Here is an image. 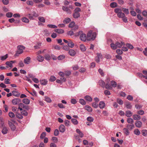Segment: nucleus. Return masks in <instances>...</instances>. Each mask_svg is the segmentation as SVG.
<instances>
[{
  "label": "nucleus",
  "mask_w": 147,
  "mask_h": 147,
  "mask_svg": "<svg viewBox=\"0 0 147 147\" xmlns=\"http://www.w3.org/2000/svg\"><path fill=\"white\" fill-rule=\"evenodd\" d=\"M96 32H92V30L89 31L87 34V40L90 41L91 40H94L96 37Z\"/></svg>",
  "instance_id": "1"
},
{
  "label": "nucleus",
  "mask_w": 147,
  "mask_h": 147,
  "mask_svg": "<svg viewBox=\"0 0 147 147\" xmlns=\"http://www.w3.org/2000/svg\"><path fill=\"white\" fill-rule=\"evenodd\" d=\"M79 35H80V38L81 40L86 41V40H87V38L86 34L83 33L82 31H80L77 33L76 36Z\"/></svg>",
  "instance_id": "2"
},
{
  "label": "nucleus",
  "mask_w": 147,
  "mask_h": 147,
  "mask_svg": "<svg viewBox=\"0 0 147 147\" xmlns=\"http://www.w3.org/2000/svg\"><path fill=\"white\" fill-rule=\"evenodd\" d=\"M114 11L116 13H117V16L119 18H121L125 16V14L122 12L121 10L119 8L115 9Z\"/></svg>",
  "instance_id": "3"
},
{
  "label": "nucleus",
  "mask_w": 147,
  "mask_h": 147,
  "mask_svg": "<svg viewBox=\"0 0 147 147\" xmlns=\"http://www.w3.org/2000/svg\"><path fill=\"white\" fill-rule=\"evenodd\" d=\"M111 85L108 84H106V88L107 89H111L112 87L115 88L117 86V83L114 81H111Z\"/></svg>",
  "instance_id": "4"
},
{
  "label": "nucleus",
  "mask_w": 147,
  "mask_h": 147,
  "mask_svg": "<svg viewBox=\"0 0 147 147\" xmlns=\"http://www.w3.org/2000/svg\"><path fill=\"white\" fill-rule=\"evenodd\" d=\"M21 102V100L18 98L13 99L12 101V102L13 104L14 105H16L17 104L19 105V104L20 103V102Z\"/></svg>",
  "instance_id": "5"
},
{
  "label": "nucleus",
  "mask_w": 147,
  "mask_h": 147,
  "mask_svg": "<svg viewBox=\"0 0 147 147\" xmlns=\"http://www.w3.org/2000/svg\"><path fill=\"white\" fill-rule=\"evenodd\" d=\"M62 9L64 11L66 12L67 13L71 14V11L67 7L65 6H63Z\"/></svg>",
  "instance_id": "6"
},
{
  "label": "nucleus",
  "mask_w": 147,
  "mask_h": 147,
  "mask_svg": "<svg viewBox=\"0 0 147 147\" xmlns=\"http://www.w3.org/2000/svg\"><path fill=\"white\" fill-rule=\"evenodd\" d=\"M59 129L60 132L63 133L65 131V128L64 125L61 124L59 127Z\"/></svg>",
  "instance_id": "7"
},
{
  "label": "nucleus",
  "mask_w": 147,
  "mask_h": 147,
  "mask_svg": "<svg viewBox=\"0 0 147 147\" xmlns=\"http://www.w3.org/2000/svg\"><path fill=\"white\" fill-rule=\"evenodd\" d=\"M8 124L11 129L13 131L15 130L16 129L15 125L10 121H8Z\"/></svg>",
  "instance_id": "8"
},
{
  "label": "nucleus",
  "mask_w": 147,
  "mask_h": 147,
  "mask_svg": "<svg viewBox=\"0 0 147 147\" xmlns=\"http://www.w3.org/2000/svg\"><path fill=\"white\" fill-rule=\"evenodd\" d=\"M19 106L27 110H28L29 109L28 106L24 105L22 103H20L19 104Z\"/></svg>",
  "instance_id": "9"
},
{
  "label": "nucleus",
  "mask_w": 147,
  "mask_h": 147,
  "mask_svg": "<svg viewBox=\"0 0 147 147\" xmlns=\"http://www.w3.org/2000/svg\"><path fill=\"white\" fill-rule=\"evenodd\" d=\"M135 125L136 127L140 128L142 127V123L140 121H136Z\"/></svg>",
  "instance_id": "10"
},
{
  "label": "nucleus",
  "mask_w": 147,
  "mask_h": 147,
  "mask_svg": "<svg viewBox=\"0 0 147 147\" xmlns=\"http://www.w3.org/2000/svg\"><path fill=\"white\" fill-rule=\"evenodd\" d=\"M31 60V58L29 57H27L24 60V63L26 64H28L30 63Z\"/></svg>",
  "instance_id": "11"
},
{
  "label": "nucleus",
  "mask_w": 147,
  "mask_h": 147,
  "mask_svg": "<svg viewBox=\"0 0 147 147\" xmlns=\"http://www.w3.org/2000/svg\"><path fill=\"white\" fill-rule=\"evenodd\" d=\"M68 53L70 56H74L76 54V52L74 50L72 49H71L69 50Z\"/></svg>",
  "instance_id": "12"
},
{
  "label": "nucleus",
  "mask_w": 147,
  "mask_h": 147,
  "mask_svg": "<svg viewBox=\"0 0 147 147\" xmlns=\"http://www.w3.org/2000/svg\"><path fill=\"white\" fill-rule=\"evenodd\" d=\"M40 82L41 85H45L47 84L48 81L46 79H43L40 80Z\"/></svg>",
  "instance_id": "13"
},
{
  "label": "nucleus",
  "mask_w": 147,
  "mask_h": 147,
  "mask_svg": "<svg viewBox=\"0 0 147 147\" xmlns=\"http://www.w3.org/2000/svg\"><path fill=\"white\" fill-rule=\"evenodd\" d=\"M127 128L130 130H132L135 127L134 124H128L127 125Z\"/></svg>",
  "instance_id": "14"
},
{
  "label": "nucleus",
  "mask_w": 147,
  "mask_h": 147,
  "mask_svg": "<svg viewBox=\"0 0 147 147\" xmlns=\"http://www.w3.org/2000/svg\"><path fill=\"white\" fill-rule=\"evenodd\" d=\"M117 48H120L121 47L125 45L124 43L123 42H121L120 43L118 42H116Z\"/></svg>",
  "instance_id": "15"
},
{
  "label": "nucleus",
  "mask_w": 147,
  "mask_h": 147,
  "mask_svg": "<svg viewBox=\"0 0 147 147\" xmlns=\"http://www.w3.org/2000/svg\"><path fill=\"white\" fill-rule=\"evenodd\" d=\"M36 59L39 62H42L44 61V57L41 55H39L37 56Z\"/></svg>",
  "instance_id": "16"
},
{
  "label": "nucleus",
  "mask_w": 147,
  "mask_h": 147,
  "mask_svg": "<svg viewBox=\"0 0 147 147\" xmlns=\"http://www.w3.org/2000/svg\"><path fill=\"white\" fill-rule=\"evenodd\" d=\"M67 44L69 47L71 48H73L74 45V43L70 40H69Z\"/></svg>",
  "instance_id": "17"
},
{
  "label": "nucleus",
  "mask_w": 147,
  "mask_h": 147,
  "mask_svg": "<svg viewBox=\"0 0 147 147\" xmlns=\"http://www.w3.org/2000/svg\"><path fill=\"white\" fill-rule=\"evenodd\" d=\"M13 95L17 97H18L20 95V94L17 91L13 90L12 92Z\"/></svg>",
  "instance_id": "18"
},
{
  "label": "nucleus",
  "mask_w": 147,
  "mask_h": 147,
  "mask_svg": "<svg viewBox=\"0 0 147 147\" xmlns=\"http://www.w3.org/2000/svg\"><path fill=\"white\" fill-rule=\"evenodd\" d=\"M22 101L26 105L29 104L30 102V100L29 99L26 98L23 99Z\"/></svg>",
  "instance_id": "19"
},
{
  "label": "nucleus",
  "mask_w": 147,
  "mask_h": 147,
  "mask_svg": "<svg viewBox=\"0 0 147 147\" xmlns=\"http://www.w3.org/2000/svg\"><path fill=\"white\" fill-rule=\"evenodd\" d=\"M123 133L126 136L128 135L129 134V129L127 128H124L123 129Z\"/></svg>",
  "instance_id": "20"
},
{
  "label": "nucleus",
  "mask_w": 147,
  "mask_h": 147,
  "mask_svg": "<svg viewBox=\"0 0 147 147\" xmlns=\"http://www.w3.org/2000/svg\"><path fill=\"white\" fill-rule=\"evenodd\" d=\"M99 105L100 108L101 109L104 108L105 106V103L103 101L100 102Z\"/></svg>",
  "instance_id": "21"
},
{
  "label": "nucleus",
  "mask_w": 147,
  "mask_h": 147,
  "mask_svg": "<svg viewBox=\"0 0 147 147\" xmlns=\"http://www.w3.org/2000/svg\"><path fill=\"white\" fill-rule=\"evenodd\" d=\"M133 117L135 120H140L141 119V117L136 114H134L133 115Z\"/></svg>",
  "instance_id": "22"
},
{
  "label": "nucleus",
  "mask_w": 147,
  "mask_h": 147,
  "mask_svg": "<svg viewBox=\"0 0 147 147\" xmlns=\"http://www.w3.org/2000/svg\"><path fill=\"white\" fill-rule=\"evenodd\" d=\"M98 83L102 87H105V86H106L105 83L103 81L100 80L99 81Z\"/></svg>",
  "instance_id": "23"
},
{
  "label": "nucleus",
  "mask_w": 147,
  "mask_h": 147,
  "mask_svg": "<svg viewBox=\"0 0 147 147\" xmlns=\"http://www.w3.org/2000/svg\"><path fill=\"white\" fill-rule=\"evenodd\" d=\"M71 20L70 18H65L63 21V22L65 24H67L69 23Z\"/></svg>",
  "instance_id": "24"
},
{
  "label": "nucleus",
  "mask_w": 147,
  "mask_h": 147,
  "mask_svg": "<svg viewBox=\"0 0 147 147\" xmlns=\"http://www.w3.org/2000/svg\"><path fill=\"white\" fill-rule=\"evenodd\" d=\"M132 115V113L129 111H127L126 112L125 115L127 117H129Z\"/></svg>",
  "instance_id": "25"
},
{
  "label": "nucleus",
  "mask_w": 147,
  "mask_h": 147,
  "mask_svg": "<svg viewBox=\"0 0 147 147\" xmlns=\"http://www.w3.org/2000/svg\"><path fill=\"white\" fill-rule=\"evenodd\" d=\"M84 108L88 112H92V108L89 106H85L84 107Z\"/></svg>",
  "instance_id": "26"
},
{
  "label": "nucleus",
  "mask_w": 147,
  "mask_h": 147,
  "mask_svg": "<svg viewBox=\"0 0 147 147\" xmlns=\"http://www.w3.org/2000/svg\"><path fill=\"white\" fill-rule=\"evenodd\" d=\"M84 98L87 101L91 102L92 100V98L89 96H85Z\"/></svg>",
  "instance_id": "27"
},
{
  "label": "nucleus",
  "mask_w": 147,
  "mask_h": 147,
  "mask_svg": "<svg viewBox=\"0 0 147 147\" xmlns=\"http://www.w3.org/2000/svg\"><path fill=\"white\" fill-rule=\"evenodd\" d=\"M127 121L130 124H133L134 121L131 118H128L127 119Z\"/></svg>",
  "instance_id": "28"
},
{
  "label": "nucleus",
  "mask_w": 147,
  "mask_h": 147,
  "mask_svg": "<svg viewBox=\"0 0 147 147\" xmlns=\"http://www.w3.org/2000/svg\"><path fill=\"white\" fill-rule=\"evenodd\" d=\"M55 31L58 33L61 34L64 32V30L62 29H56L55 30Z\"/></svg>",
  "instance_id": "29"
},
{
  "label": "nucleus",
  "mask_w": 147,
  "mask_h": 147,
  "mask_svg": "<svg viewBox=\"0 0 147 147\" xmlns=\"http://www.w3.org/2000/svg\"><path fill=\"white\" fill-rule=\"evenodd\" d=\"M7 131L8 130L7 128L5 127H3V129L2 130V133L3 134H7Z\"/></svg>",
  "instance_id": "30"
},
{
  "label": "nucleus",
  "mask_w": 147,
  "mask_h": 147,
  "mask_svg": "<svg viewBox=\"0 0 147 147\" xmlns=\"http://www.w3.org/2000/svg\"><path fill=\"white\" fill-rule=\"evenodd\" d=\"M44 58L47 61L50 60L51 59V56L48 54H46L44 56Z\"/></svg>",
  "instance_id": "31"
},
{
  "label": "nucleus",
  "mask_w": 147,
  "mask_h": 147,
  "mask_svg": "<svg viewBox=\"0 0 147 147\" xmlns=\"http://www.w3.org/2000/svg\"><path fill=\"white\" fill-rule=\"evenodd\" d=\"M117 102L120 105H122L123 104V101L119 98H117L116 100Z\"/></svg>",
  "instance_id": "32"
},
{
  "label": "nucleus",
  "mask_w": 147,
  "mask_h": 147,
  "mask_svg": "<svg viewBox=\"0 0 147 147\" xmlns=\"http://www.w3.org/2000/svg\"><path fill=\"white\" fill-rule=\"evenodd\" d=\"M38 19L39 21L42 23H45V19L43 17H39L38 18Z\"/></svg>",
  "instance_id": "33"
},
{
  "label": "nucleus",
  "mask_w": 147,
  "mask_h": 147,
  "mask_svg": "<svg viewBox=\"0 0 147 147\" xmlns=\"http://www.w3.org/2000/svg\"><path fill=\"white\" fill-rule=\"evenodd\" d=\"M73 16L74 18H77L80 17V14L79 13L75 12L73 14Z\"/></svg>",
  "instance_id": "34"
},
{
  "label": "nucleus",
  "mask_w": 147,
  "mask_h": 147,
  "mask_svg": "<svg viewBox=\"0 0 147 147\" xmlns=\"http://www.w3.org/2000/svg\"><path fill=\"white\" fill-rule=\"evenodd\" d=\"M71 121L72 123L75 125H76L78 123V121L77 120V119H71Z\"/></svg>",
  "instance_id": "35"
},
{
  "label": "nucleus",
  "mask_w": 147,
  "mask_h": 147,
  "mask_svg": "<svg viewBox=\"0 0 147 147\" xmlns=\"http://www.w3.org/2000/svg\"><path fill=\"white\" fill-rule=\"evenodd\" d=\"M23 50H19L18 49L17 52L15 54L16 56H18L20 54L22 53L23 52Z\"/></svg>",
  "instance_id": "36"
},
{
  "label": "nucleus",
  "mask_w": 147,
  "mask_h": 147,
  "mask_svg": "<svg viewBox=\"0 0 147 147\" xmlns=\"http://www.w3.org/2000/svg\"><path fill=\"white\" fill-rule=\"evenodd\" d=\"M22 21L25 23H28L29 22V20L28 19L25 18L24 17L22 19Z\"/></svg>",
  "instance_id": "37"
},
{
  "label": "nucleus",
  "mask_w": 147,
  "mask_h": 147,
  "mask_svg": "<svg viewBox=\"0 0 147 147\" xmlns=\"http://www.w3.org/2000/svg\"><path fill=\"white\" fill-rule=\"evenodd\" d=\"M125 106L127 109H131L132 107V105L130 103L128 102L125 104Z\"/></svg>",
  "instance_id": "38"
},
{
  "label": "nucleus",
  "mask_w": 147,
  "mask_h": 147,
  "mask_svg": "<svg viewBox=\"0 0 147 147\" xmlns=\"http://www.w3.org/2000/svg\"><path fill=\"white\" fill-rule=\"evenodd\" d=\"M111 48L113 49H115L117 48L116 43L115 44L113 43H111Z\"/></svg>",
  "instance_id": "39"
},
{
  "label": "nucleus",
  "mask_w": 147,
  "mask_h": 147,
  "mask_svg": "<svg viewBox=\"0 0 147 147\" xmlns=\"http://www.w3.org/2000/svg\"><path fill=\"white\" fill-rule=\"evenodd\" d=\"M80 48L82 51H84L86 50V48L85 46L82 44L80 45Z\"/></svg>",
  "instance_id": "40"
},
{
  "label": "nucleus",
  "mask_w": 147,
  "mask_h": 147,
  "mask_svg": "<svg viewBox=\"0 0 147 147\" xmlns=\"http://www.w3.org/2000/svg\"><path fill=\"white\" fill-rule=\"evenodd\" d=\"M134 132L135 134L137 135H139L140 134V131L138 129H135L134 130Z\"/></svg>",
  "instance_id": "41"
},
{
  "label": "nucleus",
  "mask_w": 147,
  "mask_h": 147,
  "mask_svg": "<svg viewBox=\"0 0 147 147\" xmlns=\"http://www.w3.org/2000/svg\"><path fill=\"white\" fill-rule=\"evenodd\" d=\"M5 64L9 67H13L12 63L10 61H7L5 63Z\"/></svg>",
  "instance_id": "42"
},
{
  "label": "nucleus",
  "mask_w": 147,
  "mask_h": 147,
  "mask_svg": "<svg viewBox=\"0 0 147 147\" xmlns=\"http://www.w3.org/2000/svg\"><path fill=\"white\" fill-rule=\"evenodd\" d=\"M47 26L50 28H57V26L53 24H48Z\"/></svg>",
  "instance_id": "43"
},
{
  "label": "nucleus",
  "mask_w": 147,
  "mask_h": 147,
  "mask_svg": "<svg viewBox=\"0 0 147 147\" xmlns=\"http://www.w3.org/2000/svg\"><path fill=\"white\" fill-rule=\"evenodd\" d=\"M117 5V4L115 2H113L111 3L110 4V6L112 8L115 7Z\"/></svg>",
  "instance_id": "44"
},
{
  "label": "nucleus",
  "mask_w": 147,
  "mask_h": 147,
  "mask_svg": "<svg viewBox=\"0 0 147 147\" xmlns=\"http://www.w3.org/2000/svg\"><path fill=\"white\" fill-rule=\"evenodd\" d=\"M56 78V77L54 76H51L50 77V78L49 80V81L51 82H53L55 81Z\"/></svg>",
  "instance_id": "45"
},
{
  "label": "nucleus",
  "mask_w": 147,
  "mask_h": 147,
  "mask_svg": "<svg viewBox=\"0 0 147 147\" xmlns=\"http://www.w3.org/2000/svg\"><path fill=\"white\" fill-rule=\"evenodd\" d=\"M80 103L83 105H84L86 104V102L85 101L82 99H81L79 100Z\"/></svg>",
  "instance_id": "46"
},
{
  "label": "nucleus",
  "mask_w": 147,
  "mask_h": 147,
  "mask_svg": "<svg viewBox=\"0 0 147 147\" xmlns=\"http://www.w3.org/2000/svg\"><path fill=\"white\" fill-rule=\"evenodd\" d=\"M8 57V55L6 54L5 55L0 57V59L1 60L4 61Z\"/></svg>",
  "instance_id": "47"
},
{
  "label": "nucleus",
  "mask_w": 147,
  "mask_h": 147,
  "mask_svg": "<svg viewBox=\"0 0 147 147\" xmlns=\"http://www.w3.org/2000/svg\"><path fill=\"white\" fill-rule=\"evenodd\" d=\"M142 134L144 136H146L147 135V130H143L142 131Z\"/></svg>",
  "instance_id": "48"
},
{
  "label": "nucleus",
  "mask_w": 147,
  "mask_h": 147,
  "mask_svg": "<svg viewBox=\"0 0 147 147\" xmlns=\"http://www.w3.org/2000/svg\"><path fill=\"white\" fill-rule=\"evenodd\" d=\"M45 101L48 102H51L52 101L51 99L48 97L45 96Z\"/></svg>",
  "instance_id": "49"
},
{
  "label": "nucleus",
  "mask_w": 147,
  "mask_h": 147,
  "mask_svg": "<svg viewBox=\"0 0 147 147\" xmlns=\"http://www.w3.org/2000/svg\"><path fill=\"white\" fill-rule=\"evenodd\" d=\"M92 107L95 108H97L98 107V104L96 102H94L92 104Z\"/></svg>",
  "instance_id": "50"
},
{
  "label": "nucleus",
  "mask_w": 147,
  "mask_h": 147,
  "mask_svg": "<svg viewBox=\"0 0 147 147\" xmlns=\"http://www.w3.org/2000/svg\"><path fill=\"white\" fill-rule=\"evenodd\" d=\"M87 120L90 122H92L94 120L93 118L91 117H89L87 118Z\"/></svg>",
  "instance_id": "51"
},
{
  "label": "nucleus",
  "mask_w": 147,
  "mask_h": 147,
  "mask_svg": "<svg viewBox=\"0 0 147 147\" xmlns=\"http://www.w3.org/2000/svg\"><path fill=\"white\" fill-rule=\"evenodd\" d=\"M46 135V133L45 132H43L40 135V138L42 139L45 137Z\"/></svg>",
  "instance_id": "52"
},
{
  "label": "nucleus",
  "mask_w": 147,
  "mask_h": 147,
  "mask_svg": "<svg viewBox=\"0 0 147 147\" xmlns=\"http://www.w3.org/2000/svg\"><path fill=\"white\" fill-rule=\"evenodd\" d=\"M28 92H29V93L30 94H31V95H32V96H37V93H36V91L35 90H33V91H32V92H29L28 91Z\"/></svg>",
  "instance_id": "53"
},
{
  "label": "nucleus",
  "mask_w": 147,
  "mask_h": 147,
  "mask_svg": "<svg viewBox=\"0 0 147 147\" xmlns=\"http://www.w3.org/2000/svg\"><path fill=\"white\" fill-rule=\"evenodd\" d=\"M74 25H75V23L74 22H71L69 25V27L72 28Z\"/></svg>",
  "instance_id": "54"
},
{
  "label": "nucleus",
  "mask_w": 147,
  "mask_h": 147,
  "mask_svg": "<svg viewBox=\"0 0 147 147\" xmlns=\"http://www.w3.org/2000/svg\"><path fill=\"white\" fill-rule=\"evenodd\" d=\"M24 79L25 80L28 81V82H29L31 83H32V82L30 79L29 78L26 76H25V78H24Z\"/></svg>",
  "instance_id": "55"
},
{
  "label": "nucleus",
  "mask_w": 147,
  "mask_h": 147,
  "mask_svg": "<svg viewBox=\"0 0 147 147\" xmlns=\"http://www.w3.org/2000/svg\"><path fill=\"white\" fill-rule=\"evenodd\" d=\"M64 123L65 125L66 126L68 127L70 125L69 121L68 120H66L64 121Z\"/></svg>",
  "instance_id": "56"
},
{
  "label": "nucleus",
  "mask_w": 147,
  "mask_h": 147,
  "mask_svg": "<svg viewBox=\"0 0 147 147\" xmlns=\"http://www.w3.org/2000/svg\"><path fill=\"white\" fill-rule=\"evenodd\" d=\"M65 58V56L61 55L58 56L57 57V59L59 60H61Z\"/></svg>",
  "instance_id": "57"
},
{
  "label": "nucleus",
  "mask_w": 147,
  "mask_h": 147,
  "mask_svg": "<svg viewBox=\"0 0 147 147\" xmlns=\"http://www.w3.org/2000/svg\"><path fill=\"white\" fill-rule=\"evenodd\" d=\"M13 15V13L11 12H8L6 14V16L7 17L11 18Z\"/></svg>",
  "instance_id": "58"
},
{
  "label": "nucleus",
  "mask_w": 147,
  "mask_h": 147,
  "mask_svg": "<svg viewBox=\"0 0 147 147\" xmlns=\"http://www.w3.org/2000/svg\"><path fill=\"white\" fill-rule=\"evenodd\" d=\"M126 46L127 47L129 48L130 49H132L134 48L133 46L130 44H126Z\"/></svg>",
  "instance_id": "59"
},
{
  "label": "nucleus",
  "mask_w": 147,
  "mask_h": 147,
  "mask_svg": "<svg viewBox=\"0 0 147 147\" xmlns=\"http://www.w3.org/2000/svg\"><path fill=\"white\" fill-rule=\"evenodd\" d=\"M127 98L129 100H132L133 99V97L130 95H128L127 96Z\"/></svg>",
  "instance_id": "60"
},
{
  "label": "nucleus",
  "mask_w": 147,
  "mask_h": 147,
  "mask_svg": "<svg viewBox=\"0 0 147 147\" xmlns=\"http://www.w3.org/2000/svg\"><path fill=\"white\" fill-rule=\"evenodd\" d=\"M137 113L138 114L140 115H142L144 114V111L142 110L138 111Z\"/></svg>",
  "instance_id": "61"
},
{
  "label": "nucleus",
  "mask_w": 147,
  "mask_h": 147,
  "mask_svg": "<svg viewBox=\"0 0 147 147\" xmlns=\"http://www.w3.org/2000/svg\"><path fill=\"white\" fill-rule=\"evenodd\" d=\"M71 73L70 71H65V74L67 76L70 75L71 74Z\"/></svg>",
  "instance_id": "62"
},
{
  "label": "nucleus",
  "mask_w": 147,
  "mask_h": 147,
  "mask_svg": "<svg viewBox=\"0 0 147 147\" xmlns=\"http://www.w3.org/2000/svg\"><path fill=\"white\" fill-rule=\"evenodd\" d=\"M116 52L119 55H121L123 53L121 49H117L116 50Z\"/></svg>",
  "instance_id": "63"
},
{
  "label": "nucleus",
  "mask_w": 147,
  "mask_h": 147,
  "mask_svg": "<svg viewBox=\"0 0 147 147\" xmlns=\"http://www.w3.org/2000/svg\"><path fill=\"white\" fill-rule=\"evenodd\" d=\"M123 21L125 23H127L128 22L127 18L125 17V16L123 18H121Z\"/></svg>",
  "instance_id": "64"
}]
</instances>
